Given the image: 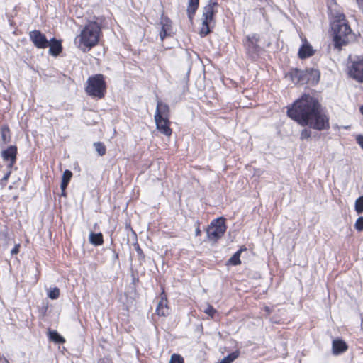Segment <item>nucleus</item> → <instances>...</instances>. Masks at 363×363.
<instances>
[{
	"label": "nucleus",
	"instance_id": "1",
	"mask_svg": "<svg viewBox=\"0 0 363 363\" xmlns=\"http://www.w3.org/2000/svg\"><path fill=\"white\" fill-rule=\"evenodd\" d=\"M289 118L302 126L323 130L330 128L329 118L323 112L319 101L310 94H303L287 110Z\"/></svg>",
	"mask_w": 363,
	"mask_h": 363
},
{
	"label": "nucleus",
	"instance_id": "2",
	"mask_svg": "<svg viewBox=\"0 0 363 363\" xmlns=\"http://www.w3.org/2000/svg\"><path fill=\"white\" fill-rule=\"evenodd\" d=\"M101 27L98 23L89 22L74 39V43L84 52L95 46L99 40Z\"/></svg>",
	"mask_w": 363,
	"mask_h": 363
},
{
	"label": "nucleus",
	"instance_id": "3",
	"mask_svg": "<svg viewBox=\"0 0 363 363\" xmlns=\"http://www.w3.org/2000/svg\"><path fill=\"white\" fill-rule=\"evenodd\" d=\"M86 86V93L94 98L102 99L106 93V85L102 74L89 77Z\"/></svg>",
	"mask_w": 363,
	"mask_h": 363
},
{
	"label": "nucleus",
	"instance_id": "4",
	"mask_svg": "<svg viewBox=\"0 0 363 363\" xmlns=\"http://www.w3.org/2000/svg\"><path fill=\"white\" fill-rule=\"evenodd\" d=\"M331 23V28L333 32V41L335 48H341L349 43L352 38V30L347 23Z\"/></svg>",
	"mask_w": 363,
	"mask_h": 363
},
{
	"label": "nucleus",
	"instance_id": "5",
	"mask_svg": "<svg viewBox=\"0 0 363 363\" xmlns=\"http://www.w3.org/2000/svg\"><path fill=\"white\" fill-rule=\"evenodd\" d=\"M217 0H209L208 4L203 9L202 27L200 30L201 36H206L210 33L209 23L213 21L214 14L217 12Z\"/></svg>",
	"mask_w": 363,
	"mask_h": 363
},
{
	"label": "nucleus",
	"instance_id": "6",
	"mask_svg": "<svg viewBox=\"0 0 363 363\" xmlns=\"http://www.w3.org/2000/svg\"><path fill=\"white\" fill-rule=\"evenodd\" d=\"M225 221V219L221 217L214 219L211 223V225L206 230L207 236L209 240L217 241L224 235L226 230Z\"/></svg>",
	"mask_w": 363,
	"mask_h": 363
},
{
	"label": "nucleus",
	"instance_id": "7",
	"mask_svg": "<svg viewBox=\"0 0 363 363\" xmlns=\"http://www.w3.org/2000/svg\"><path fill=\"white\" fill-rule=\"evenodd\" d=\"M258 40L259 39L257 35H253L252 36H247L246 40L244 42V46L247 54L253 60L258 57L260 50V48L257 45Z\"/></svg>",
	"mask_w": 363,
	"mask_h": 363
},
{
	"label": "nucleus",
	"instance_id": "8",
	"mask_svg": "<svg viewBox=\"0 0 363 363\" xmlns=\"http://www.w3.org/2000/svg\"><path fill=\"white\" fill-rule=\"evenodd\" d=\"M29 37L34 45L38 48H45L48 47L49 41L45 35L40 31L35 30L29 33Z\"/></svg>",
	"mask_w": 363,
	"mask_h": 363
},
{
	"label": "nucleus",
	"instance_id": "9",
	"mask_svg": "<svg viewBox=\"0 0 363 363\" xmlns=\"http://www.w3.org/2000/svg\"><path fill=\"white\" fill-rule=\"evenodd\" d=\"M155 121L156 123L157 129L162 134L166 136H170L172 135V129L170 128V121L168 118H162L157 116H155Z\"/></svg>",
	"mask_w": 363,
	"mask_h": 363
},
{
	"label": "nucleus",
	"instance_id": "10",
	"mask_svg": "<svg viewBox=\"0 0 363 363\" xmlns=\"http://www.w3.org/2000/svg\"><path fill=\"white\" fill-rule=\"evenodd\" d=\"M17 148L16 146L11 145L7 149L1 152V156L5 161L10 162L9 167H11L16 160Z\"/></svg>",
	"mask_w": 363,
	"mask_h": 363
},
{
	"label": "nucleus",
	"instance_id": "11",
	"mask_svg": "<svg viewBox=\"0 0 363 363\" xmlns=\"http://www.w3.org/2000/svg\"><path fill=\"white\" fill-rule=\"evenodd\" d=\"M333 353L335 355L343 353L347 350V345L342 340H334L332 345Z\"/></svg>",
	"mask_w": 363,
	"mask_h": 363
},
{
	"label": "nucleus",
	"instance_id": "12",
	"mask_svg": "<svg viewBox=\"0 0 363 363\" xmlns=\"http://www.w3.org/2000/svg\"><path fill=\"white\" fill-rule=\"evenodd\" d=\"M169 106L161 101H158L155 116H159L162 118H169Z\"/></svg>",
	"mask_w": 363,
	"mask_h": 363
},
{
	"label": "nucleus",
	"instance_id": "13",
	"mask_svg": "<svg viewBox=\"0 0 363 363\" xmlns=\"http://www.w3.org/2000/svg\"><path fill=\"white\" fill-rule=\"evenodd\" d=\"M156 313L160 316H166L169 314V307L167 306V299L166 298H161L157 306Z\"/></svg>",
	"mask_w": 363,
	"mask_h": 363
},
{
	"label": "nucleus",
	"instance_id": "14",
	"mask_svg": "<svg viewBox=\"0 0 363 363\" xmlns=\"http://www.w3.org/2000/svg\"><path fill=\"white\" fill-rule=\"evenodd\" d=\"M199 0H188L187 15L189 21L192 22L196 10L199 8Z\"/></svg>",
	"mask_w": 363,
	"mask_h": 363
},
{
	"label": "nucleus",
	"instance_id": "15",
	"mask_svg": "<svg viewBox=\"0 0 363 363\" xmlns=\"http://www.w3.org/2000/svg\"><path fill=\"white\" fill-rule=\"evenodd\" d=\"M172 31L171 22L168 18L162 21V28L160 32V38L163 40L165 37L170 35Z\"/></svg>",
	"mask_w": 363,
	"mask_h": 363
},
{
	"label": "nucleus",
	"instance_id": "16",
	"mask_svg": "<svg viewBox=\"0 0 363 363\" xmlns=\"http://www.w3.org/2000/svg\"><path fill=\"white\" fill-rule=\"evenodd\" d=\"M49 53L53 56H57L62 51V45L60 41L52 38L49 43Z\"/></svg>",
	"mask_w": 363,
	"mask_h": 363
},
{
	"label": "nucleus",
	"instance_id": "17",
	"mask_svg": "<svg viewBox=\"0 0 363 363\" xmlns=\"http://www.w3.org/2000/svg\"><path fill=\"white\" fill-rule=\"evenodd\" d=\"M314 51L310 45H303L298 50V56L301 59H305L313 55Z\"/></svg>",
	"mask_w": 363,
	"mask_h": 363
},
{
	"label": "nucleus",
	"instance_id": "18",
	"mask_svg": "<svg viewBox=\"0 0 363 363\" xmlns=\"http://www.w3.org/2000/svg\"><path fill=\"white\" fill-rule=\"evenodd\" d=\"M286 77H289L294 84L302 83L303 81V73L298 69L291 70Z\"/></svg>",
	"mask_w": 363,
	"mask_h": 363
},
{
	"label": "nucleus",
	"instance_id": "19",
	"mask_svg": "<svg viewBox=\"0 0 363 363\" xmlns=\"http://www.w3.org/2000/svg\"><path fill=\"white\" fill-rule=\"evenodd\" d=\"M91 244L95 246L101 245L104 243L103 235L101 233L91 232L89 238Z\"/></svg>",
	"mask_w": 363,
	"mask_h": 363
},
{
	"label": "nucleus",
	"instance_id": "20",
	"mask_svg": "<svg viewBox=\"0 0 363 363\" xmlns=\"http://www.w3.org/2000/svg\"><path fill=\"white\" fill-rule=\"evenodd\" d=\"M246 249H240L238 250L228 261L227 264H230L233 266L238 265L241 263L240 261V255L242 251L245 250Z\"/></svg>",
	"mask_w": 363,
	"mask_h": 363
},
{
	"label": "nucleus",
	"instance_id": "21",
	"mask_svg": "<svg viewBox=\"0 0 363 363\" xmlns=\"http://www.w3.org/2000/svg\"><path fill=\"white\" fill-rule=\"evenodd\" d=\"M49 339L55 343H64L65 338L61 336L56 330H50L48 333Z\"/></svg>",
	"mask_w": 363,
	"mask_h": 363
},
{
	"label": "nucleus",
	"instance_id": "22",
	"mask_svg": "<svg viewBox=\"0 0 363 363\" xmlns=\"http://www.w3.org/2000/svg\"><path fill=\"white\" fill-rule=\"evenodd\" d=\"M48 296L52 300H55L60 296V289L57 287L50 288L48 291Z\"/></svg>",
	"mask_w": 363,
	"mask_h": 363
},
{
	"label": "nucleus",
	"instance_id": "23",
	"mask_svg": "<svg viewBox=\"0 0 363 363\" xmlns=\"http://www.w3.org/2000/svg\"><path fill=\"white\" fill-rule=\"evenodd\" d=\"M94 145L95 147L96 151L100 156H103L104 155H105L106 149L105 145L102 143L97 142L95 143Z\"/></svg>",
	"mask_w": 363,
	"mask_h": 363
},
{
	"label": "nucleus",
	"instance_id": "24",
	"mask_svg": "<svg viewBox=\"0 0 363 363\" xmlns=\"http://www.w3.org/2000/svg\"><path fill=\"white\" fill-rule=\"evenodd\" d=\"M332 23H337V24L347 23L345 19V16L342 13H337L335 16L334 21Z\"/></svg>",
	"mask_w": 363,
	"mask_h": 363
},
{
	"label": "nucleus",
	"instance_id": "25",
	"mask_svg": "<svg viewBox=\"0 0 363 363\" xmlns=\"http://www.w3.org/2000/svg\"><path fill=\"white\" fill-rule=\"evenodd\" d=\"M355 211L358 213L363 212V196L359 197L355 201Z\"/></svg>",
	"mask_w": 363,
	"mask_h": 363
},
{
	"label": "nucleus",
	"instance_id": "26",
	"mask_svg": "<svg viewBox=\"0 0 363 363\" xmlns=\"http://www.w3.org/2000/svg\"><path fill=\"white\" fill-rule=\"evenodd\" d=\"M354 228L358 231L363 230V216H360L355 222Z\"/></svg>",
	"mask_w": 363,
	"mask_h": 363
},
{
	"label": "nucleus",
	"instance_id": "27",
	"mask_svg": "<svg viewBox=\"0 0 363 363\" xmlns=\"http://www.w3.org/2000/svg\"><path fill=\"white\" fill-rule=\"evenodd\" d=\"M169 363H184V359L180 355L174 354L170 358Z\"/></svg>",
	"mask_w": 363,
	"mask_h": 363
},
{
	"label": "nucleus",
	"instance_id": "28",
	"mask_svg": "<svg viewBox=\"0 0 363 363\" xmlns=\"http://www.w3.org/2000/svg\"><path fill=\"white\" fill-rule=\"evenodd\" d=\"M72 177V172L69 170H65L62 174V181L69 182Z\"/></svg>",
	"mask_w": 363,
	"mask_h": 363
},
{
	"label": "nucleus",
	"instance_id": "29",
	"mask_svg": "<svg viewBox=\"0 0 363 363\" xmlns=\"http://www.w3.org/2000/svg\"><path fill=\"white\" fill-rule=\"evenodd\" d=\"M311 131L309 129L305 128L303 129L300 135V138L301 140H306L311 138Z\"/></svg>",
	"mask_w": 363,
	"mask_h": 363
},
{
	"label": "nucleus",
	"instance_id": "30",
	"mask_svg": "<svg viewBox=\"0 0 363 363\" xmlns=\"http://www.w3.org/2000/svg\"><path fill=\"white\" fill-rule=\"evenodd\" d=\"M204 312L213 318L214 314L216 313V311L211 306L208 305L206 308L204 309Z\"/></svg>",
	"mask_w": 363,
	"mask_h": 363
},
{
	"label": "nucleus",
	"instance_id": "31",
	"mask_svg": "<svg viewBox=\"0 0 363 363\" xmlns=\"http://www.w3.org/2000/svg\"><path fill=\"white\" fill-rule=\"evenodd\" d=\"M312 75L313 76V83L317 84L319 81L320 73L318 70H313L311 72Z\"/></svg>",
	"mask_w": 363,
	"mask_h": 363
},
{
	"label": "nucleus",
	"instance_id": "32",
	"mask_svg": "<svg viewBox=\"0 0 363 363\" xmlns=\"http://www.w3.org/2000/svg\"><path fill=\"white\" fill-rule=\"evenodd\" d=\"M135 248L139 257L144 258L145 256L143 252L138 243L135 245Z\"/></svg>",
	"mask_w": 363,
	"mask_h": 363
},
{
	"label": "nucleus",
	"instance_id": "33",
	"mask_svg": "<svg viewBox=\"0 0 363 363\" xmlns=\"http://www.w3.org/2000/svg\"><path fill=\"white\" fill-rule=\"evenodd\" d=\"M68 184L69 183L67 182H63V181L61 182L60 188L62 189V195H65V191Z\"/></svg>",
	"mask_w": 363,
	"mask_h": 363
},
{
	"label": "nucleus",
	"instance_id": "34",
	"mask_svg": "<svg viewBox=\"0 0 363 363\" xmlns=\"http://www.w3.org/2000/svg\"><path fill=\"white\" fill-rule=\"evenodd\" d=\"M357 141L359 146L363 149V136L362 135H358L357 137Z\"/></svg>",
	"mask_w": 363,
	"mask_h": 363
},
{
	"label": "nucleus",
	"instance_id": "35",
	"mask_svg": "<svg viewBox=\"0 0 363 363\" xmlns=\"http://www.w3.org/2000/svg\"><path fill=\"white\" fill-rule=\"evenodd\" d=\"M19 251V245H15V247L11 250V255H16Z\"/></svg>",
	"mask_w": 363,
	"mask_h": 363
},
{
	"label": "nucleus",
	"instance_id": "36",
	"mask_svg": "<svg viewBox=\"0 0 363 363\" xmlns=\"http://www.w3.org/2000/svg\"><path fill=\"white\" fill-rule=\"evenodd\" d=\"M98 363H112L111 360L107 358L99 359Z\"/></svg>",
	"mask_w": 363,
	"mask_h": 363
},
{
	"label": "nucleus",
	"instance_id": "37",
	"mask_svg": "<svg viewBox=\"0 0 363 363\" xmlns=\"http://www.w3.org/2000/svg\"><path fill=\"white\" fill-rule=\"evenodd\" d=\"M357 3L359 5V7L363 12V0H356Z\"/></svg>",
	"mask_w": 363,
	"mask_h": 363
},
{
	"label": "nucleus",
	"instance_id": "38",
	"mask_svg": "<svg viewBox=\"0 0 363 363\" xmlns=\"http://www.w3.org/2000/svg\"><path fill=\"white\" fill-rule=\"evenodd\" d=\"M201 230L199 228V227L198 226L196 228V230H195V234H196V236H199L201 235Z\"/></svg>",
	"mask_w": 363,
	"mask_h": 363
},
{
	"label": "nucleus",
	"instance_id": "39",
	"mask_svg": "<svg viewBox=\"0 0 363 363\" xmlns=\"http://www.w3.org/2000/svg\"><path fill=\"white\" fill-rule=\"evenodd\" d=\"M0 363H9V361L4 357H0Z\"/></svg>",
	"mask_w": 363,
	"mask_h": 363
},
{
	"label": "nucleus",
	"instance_id": "40",
	"mask_svg": "<svg viewBox=\"0 0 363 363\" xmlns=\"http://www.w3.org/2000/svg\"><path fill=\"white\" fill-rule=\"evenodd\" d=\"M9 176V173L8 174H6L4 177V179L6 180L8 179Z\"/></svg>",
	"mask_w": 363,
	"mask_h": 363
},
{
	"label": "nucleus",
	"instance_id": "41",
	"mask_svg": "<svg viewBox=\"0 0 363 363\" xmlns=\"http://www.w3.org/2000/svg\"><path fill=\"white\" fill-rule=\"evenodd\" d=\"M360 112L362 114H363V106L360 107Z\"/></svg>",
	"mask_w": 363,
	"mask_h": 363
}]
</instances>
